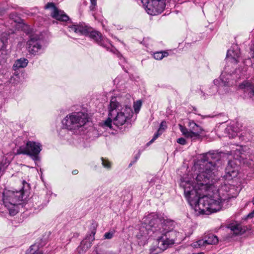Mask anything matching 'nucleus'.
Returning <instances> with one entry per match:
<instances>
[{"label": "nucleus", "instance_id": "1", "mask_svg": "<svg viewBox=\"0 0 254 254\" xmlns=\"http://www.w3.org/2000/svg\"><path fill=\"white\" fill-rule=\"evenodd\" d=\"M223 164L219 155L203 154L194 165L192 180H181L185 197L196 211L209 214L220 211L223 202L230 197L227 185L217 189L214 185L219 180V169Z\"/></svg>", "mask_w": 254, "mask_h": 254}, {"label": "nucleus", "instance_id": "2", "mask_svg": "<svg viewBox=\"0 0 254 254\" xmlns=\"http://www.w3.org/2000/svg\"><path fill=\"white\" fill-rule=\"evenodd\" d=\"M174 223L173 221L159 218L155 214L148 215L140 227L136 235L138 245H145L152 234L157 238L158 247L162 250L166 249L169 245L177 241L179 233L173 231Z\"/></svg>", "mask_w": 254, "mask_h": 254}, {"label": "nucleus", "instance_id": "3", "mask_svg": "<svg viewBox=\"0 0 254 254\" xmlns=\"http://www.w3.org/2000/svg\"><path fill=\"white\" fill-rule=\"evenodd\" d=\"M132 114L130 107L122 108L121 105L116 101L115 98L111 100L109 109V117L105 121L104 125L106 127L112 128V124L117 127L123 125Z\"/></svg>", "mask_w": 254, "mask_h": 254}, {"label": "nucleus", "instance_id": "4", "mask_svg": "<svg viewBox=\"0 0 254 254\" xmlns=\"http://www.w3.org/2000/svg\"><path fill=\"white\" fill-rule=\"evenodd\" d=\"M28 189L29 185L23 181V187L19 190H7L3 192V204L7 209L10 215H15L17 213V205L26 199Z\"/></svg>", "mask_w": 254, "mask_h": 254}, {"label": "nucleus", "instance_id": "5", "mask_svg": "<svg viewBox=\"0 0 254 254\" xmlns=\"http://www.w3.org/2000/svg\"><path fill=\"white\" fill-rule=\"evenodd\" d=\"M88 122V114L83 112H78L66 116L63 123L67 129L74 133H79Z\"/></svg>", "mask_w": 254, "mask_h": 254}, {"label": "nucleus", "instance_id": "6", "mask_svg": "<svg viewBox=\"0 0 254 254\" xmlns=\"http://www.w3.org/2000/svg\"><path fill=\"white\" fill-rule=\"evenodd\" d=\"M41 145L39 142L29 141L26 143V146H20L17 150V154H26L32 158L34 160L39 159L38 154L41 151Z\"/></svg>", "mask_w": 254, "mask_h": 254}, {"label": "nucleus", "instance_id": "7", "mask_svg": "<svg viewBox=\"0 0 254 254\" xmlns=\"http://www.w3.org/2000/svg\"><path fill=\"white\" fill-rule=\"evenodd\" d=\"M147 12L150 15L161 13L165 7L164 0H140Z\"/></svg>", "mask_w": 254, "mask_h": 254}, {"label": "nucleus", "instance_id": "8", "mask_svg": "<svg viewBox=\"0 0 254 254\" xmlns=\"http://www.w3.org/2000/svg\"><path fill=\"white\" fill-rule=\"evenodd\" d=\"M45 9H52L51 16L54 18L62 21H67L69 17L63 11L59 10L53 2H49L45 6Z\"/></svg>", "mask_w": 254, "mask_h": 254}, {"label": "nucleus", "instance_id": "9", "mask_svg": "<svg viewBox=\"0 0 254 254\" xmlns=\"http://www.w3.org/2000/svg\"><path fill=\"white\" fill-rule=\"evenodd\" d=\"M96 233V231L93 229L91 234L87 235L85 239L83 240L80 244V245L78 247L77 251L80 254H83L87 250L91 247L92 242L94 240V236Z\"/></svg>", "mask_w": 254, "mask_h": 254}, {"label": "nucleus", "instance_id": "10", "mask_svg": "<svg viewBox=\"0 0 254 254\" xmlns=\"http://www.w3.org/2000/svg\"><path fill=\"white\" fill-rule=\"evenodd\" d=\"M240 56V51L237 46L232 47L228 50L226 56L227 62L236 64L239 62Z\"/></svg>", "mask_w": 254, "mask_h": 254}, {"label": "nucleus", "instance_id": "11", "mask_svg": "<svg viewBox=\"0 0 254 254\" xmlns=\"http://www.w3.org/2000/svg\"><path fill=\"white\" fill-rule=\"evenodd\" d=\"M226 175L227 179L236 177L238 175V166L235 160H229L228 165L225 169Z\"/></svg>", "mask_w": 254, "mask_h": 254}, {"label": "nucleus", "instance_id": "12", "mask_svg": "<svg viewBox=\"0 0 254 254\" xmlns=\"http://www.w3.org/2000/svg\"><path fill=\"white\" fill-rule=\"evenodd\" d=\"M27 48L30 53L36 55L39 50H41V45L37 39L31 37L30 39L27 42Z\"/></svg>", "mask_w": 254, "mask_h": 254}, {"label": "nucleus", "instance_id": "13", "mask_svg": "<svg viewBox=\"0 0 254 254\" xmlns=\"http://www.w3.org/2000/svg\"><path fill=\"white\" fill-rule=\"evenodd\" d=\"M228 66L225 67V71L222 73L220 77L221 82V85L223 86H230L233 83L230 80V77L232 76L233 72L231 73V71H229Z\"/></svg>", "mask_w": 254, "mask_h": 254}, {"label": "nucleus", "instance_id": "14", "mask_svg": "<svg viewBox=\"0 0 254 254\" xmlns=\"http://www.w3.org/2000/svg\"><path fill=\"white\" fill-rule=\"evenodd\" d=\"M87 29L88 32L85 34H83L84 35H88L89 36L98 43L99 44L102 45L103 43L102 41L103 40V37L101 34L97 31L93 30V29L87 26Z\"/></svg>", "mask_w": 254, "mask_h": 254}, {"label": "nucleus", "instance_id": "15", "mask_svg": "<svg viewBox=\"0 0 254 254\" xmlns=\"http://www.w3.org/2000/svg\"><path fill=\"white\" fill-rule=\"evenodd\" d=\"M189 126L190 131L194 133L197 134V136L193 138V140L199 139L200 138V134L204 131V129L199 125L196 124L193 121H190Z\"/></svg>", "mask_w": 254, "mask_h": 254}, {"label": "nucleus", "instance_id": "16", "mask_svg": "<svg viewBox=\"0 0 254 254\" xmlns=\"http://www.w3.org/2000/svg\"><path fill=\"white\" fill-rule=\"evenodd\" d=\"M69 32H73L76 34L83 35L88 32L87 26L81 25L70 24L68 26Z\"/></svg>", "mask_w": 254, "mask_h": 254}, {"label": "nucleus", "instance_id": "17", "mask_svg": "<svg viewBox=\"0 0 254 254\" xmlns=\"http://www.w3.org/2000/svg\"><path fill=\"white\" fill-rule=\"evenodd\" d=\"M239 88L244 89L245 92H249L254 96V85L248 81H244L239 85Z\"/></svg>", "mask_w": 254, "mask_h": 254}, {"label": "nucleus", "instance_id": "18", "mask_svg": "<svg viewBox=\"0 0 254 254\" xmlns=\"http://www.w3.org/2000/svg\"><path fill=\"white\" fill-rule=\"evenodd\" d=\"M28 63V61L26 59L20 58L15 62L13 65V68L14 70H16L20 68H24L27 65Z\"/></svg>", "mask_w": 254, "mask_h": 254}, {"label": "nucleus", "instance_id": "19", "mask_svg": "<svg viewBox=\"0 0 254 254\" xmlns=\"http://www.w3.org/2000/svg\"><path fill=\"white\" fill-rule=\"evenodd\" d=\"M179 128L184 135H185L186 137L188 138H190L192 140H193V138L195 136H197V134H194L192 133L190 130H188L186 127H183L181 125H179Z\"/></svg>", "mask_w": 254, "mask_h": 254}, {"label": "nucleus", "instance_id": "20", "mask_svg": "<svg viewBox=\"0 0 254 254\" xmlns=\"http://www.w3.org/2000/svg\"><path fill=\"white\" fill-rule=\"evenodd\" d=\"M205 243L207 245H216L218 243V239L217 237L212 234L207 235L205 239Z\"/></svg>", "mask_w": 254, "mask_h": 254}, {"label": "nucleus", "instance_id": "21", "mask_svg": "<svg viewBox=\"0 0 254 254\" xmlns=\"http://www.w3.org/2000/svg\"><path fill=\"white\" fill-rule=\"evenodd\" d=\"M231 155H233L235 160H240L244 159L243 156V151L241 146H239L235 150L231 152Z\"/></svg>", "mask_w": 254, "mask_h": 254}, {"label": "nucleus", "instance_id": "22", "mask_svg": "<svg viewBox=\"0 0 254 254\" xmlns=\"http://www.w3.org/2000/svg\"><path fill=\"white\" fill-rule=\"evenodd\" d=\"M166 123L165 122L163 121L161 122L160 127L158 129L157 132L154 135L153 138L150 141V143L153 142L155 139H156L162 133L163 131L166 128Z\"/></svg>", "mask_w": 254, "mask_h": 254}, {"label": "nucleus", "instance_id": "23", "mask_svg": "<svg viewBox=\"0 0 254 254\" xmlns=\"http://www.w3.org/2000/svg\"><path fill=\"white\" fill-rule=\"evenodd\" d=\"M230 228L231 231L236 235L242 234L245 231V230L242 229V226L239 224L231 225Z\"/></svg>", "mask_w": 254, "mask_h": 254}, {"label": "nucleus", "instance_id": "24", "mask_svg": "<svg viewBox=\"0 0 254 254\" xmlns=\"http://www.w3.org/2000/svg\"><path fill=\"white\" fill-rule=\"evenodd\" d=\"M26 254H43V252L36 246L33 245L30 247Z\"/></svg>", "mask_w": 254, "mask_h": 254}, {"label": "nucleus", "instance_id": "25", "mask_svg": "<svg viewBox=\"0 0 254 254\" xmlns=\"http://www.w3.org/2000/svg\"><path fill=\"white\" fill-rule=\"evenodd\" d=\"M6 35V34H4L0 38V50H6L7 43V37L5 36Z\"/></svg>", "mask_w": 254, "mask_h": 254}, {"label": "nucleus", "instance_id": "26", "mask_svg": "<svg viewBox=\"0 0 254 254\" xmlns=\"http://www.w3.org/2000/svg\"><path fill=\"white\" fill-rule=\"evenodd\" d=\"M8 51L6 50H0V64H4L6 60Z\"/></svg>", "mask_w": 254, "mask_h": 254}, {"label": "nucleus", "instance_id": "27", "mask_svg": "<svg viewBox=\"0 0 254 254\" xmlns=\"http://www.w3.org/2000/svg\"><path fill=\"white\" fill-rule=\"evenodd\" d=\"M167 56H168L167 52H156V53H154V58L156 60H161L164 57H167Z\"/></svg>", "mask_w": 254, "mask_h": 254}, {"label": "nucleus", "instance_id": "28", "mask_svg": "<svg viewBox=\"0 0 254 254\" xmlns=\"http://www.w3.org/2000/svg\"><path fill=\"white\" fill-rule=\"evenodd\" d=\"M102 160V164L104 167L109 169L111 167V162L107 159L102 157L101 158Z\"/></svg>", "mask_w": 254, "mask_h": 254}, {"label": "nucleus", "instance_id": "29", "mask_svg": "<svg viewBox=\"0 0 254 254\" xmlns=\"http://www.w3.org/2000/svg\"><path fill=\"white\" fill-rule=\"evenodd\" d=\"M9 18L13 20L15 22H19L20 18L15 12L11 13L9 14Z\"/></svg>", "mask_w": 254, "mask_h": 254}, {"label": "nucleus", "instance_id": "30", "mask_svg": "<svg viewBox=\"0 0 254 254\" xmlns=\"http://www.w3.org/2000/svg\"><path fill=\"white\" fill-rule=\"evenodd\" d=\"M141 102L140 101L138 100V101H137L136 102H134V105H133V108H134L135 113L138 112V111H139L140 108L141 107Z\"/></svg>", "mask_w": 254, "mask_h": 254}, {"label": "nucleus", "instance_id": "31", "mask_svg": "<svg viewBox=\"0 0 254 254\" xmlns=\"http://www.w3.org/2000/svg\"><path fill=\"white\" fill-rule=\"evenodd\" d=\"M97 0H90L91 5L90 6V9L92 11L94 10L96 6Z\"/></svg>", "mask_w": 254, "mask_h": 254}, {"label": "nucleus", "instance_id": "32", "mask_svg": "<svg viewBox=\"0 0 254 254\" xmlns=\"http://www.w3.org/2000/svg\"><path fill=\"white\" fill-rule=\"evenodd\" d=\"M114 233L113 232H108L105 234L104 238L107 239H111L113 236Z\"/></svg>", "mask_w": 254, "mask_h": 254}, {"label": "nucleus", "instance_id": "33", "mask_svg": "<svg viewBox=\"0 0 254 254\" xmlns=\"http://www.w3.org/2000/svg\"><path fill=\"white\" fill-rule=\"evenodd\" d=\"M198 245H199V248L205 247L206 245H207V244L205 243V240H200L198 241Z\"/></svg>", "mask_w": 254, "mask_h": 254}, {"label": "nucleus", "instance_id": "34", "mask_svg": "<svg viewBox=\"0 0 254 254\" xmlns=\"http://www.w3.org/2000/svg\"><path fill=\"white\" fill-rule=\"evenodd\" d=\"M177 142L182 145H185L186 144V140L185 138L181 137L178 139Z\"/></svg>", "mask_w": 254, "mask_h": 254}, {"label": "nucleus", "instance_id": "35", "mask_svg": "<svg viewBox=\"0 0 254 254\" xmlns=\"http://www.w3.org/2000/svg\"><path fill=\"white\" fill-rule=\"evenodd\" d=\"M253 203L254 204V198L253 199ZM254 216V211L252 212H251V213L249 214V215H248V217H250V218H252Z\"/></svg>", "mask_w": 254, "mask_h": 254}, {"label": "nucleus", "instance_id": "36", "mask_svg": "<svg viewBox=\"0 0 254 254\" xmlns=\"http://www.w3.org/2000/svg\"><path fill=\"white\" fill-rule=\"evenodd\" d=\"M192 246L194 248H199V245H198V242L197 241L196 242L193 243L192 244Z\"/></svg>", "mask_w": 254, "mask_h": 254}, {"label": "nucleus", "instance_id": "37", "mask_svg": "<svg viewBox=\"0 0 254 254\" xmlns=\"http://www.w3.org/2000/svg\"><path fill=\"white\" fill-rule=\"evenodd\" d=\"M244 162V164H248V165H252V163H250V162H248L247 161V159H246L245 160H244V162Z\"/></svg>", "mask_w": 254, "mask_h": 254}, {"label": "nucleus", "instance_id": "38", "mask_svg": "<svg viewBox=\"0 0 254 254\" xmlns=\"http://www.w3.org/2000/svg\"><path fill=\"white\" fill-rule=\"evenodd\" d=\"M237 133L236 132H234L233 133H232L231 135H229V137L230 138L232 137V138H233L235 136H236Z\"/></svg>", "mask_w": 254, "mask_h": 254}, {"label": "nucleus", "instance_id": "39", "mask_svg": "<svg viewBox=\"0 0 254 254\" xmlns=\"http://www.w3.org/2000/svg\"><path fill=\"white\" fill-rule=\"evenodd\" d=\"M78 171L77 170H74L72 172V174L73 175H76L78 174Z\"/></svg>", "mask_w": 254, "mask_h": 254}, {"label": "nucleus", "instance_id": "40", "mask_svg": "<svg viewBox=\"0 0 254 254\" xmlns=\"http://www.w3.org/2000/svg\"><path fill=\"white\" fill-rule=\"evenodd\" d=\"M231 127H227L226 130V131H229L230 130H231Z\"/></svg>", "mask_w": 254, "mask_h": 254}, {"label": "nucleus", "instance_id": "41", "mask_svg": "<svg viewBox=\"0 0 254 254\" xmlns=\"http://www.w3.org/2000/svg\"><path fill=\"white\" fill-rule=\"evenodd\" d=\"M214 83L216 84V83L217 82V80H214Z\"/></svg>", "mask_w": 254, "mask_h": 254}, {"label": "nucleus", "instance_id": "42", "mask_svg": "<svg viewBox=\"0 0 254 254\" xmlns=\"http://www.w3.org/2000/svg\"><path fill=\"white\" fill-rule=\"evenodd\" d=\"M139 157V155H138V156L136 157V158L137 159Z\"/></svg>", "mask_w": 254, "mask_h": 254}]
</instances>
